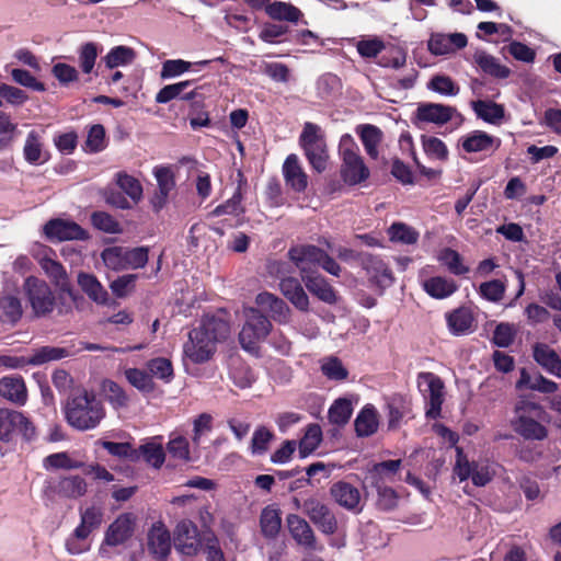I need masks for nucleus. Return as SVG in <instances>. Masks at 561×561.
<instances>
[{
	"label": "nucleus",
	"instance_id": "54",
	"mask_svg": "<svg viewBox=\"0 0 561 561\" xmlns=\"http://www.w3.org/2000/svg\"><path fill=\"white\" fill-rule=\"evenodd\" d=\"M135 50L128 46H115L104 57L105 66L114 69L119 66L131 64L135 59Z\"/></svg>",
	"mask_w": 561,
	"mask_h": 561
},
{
	"label": "nucleus",
	"instance_id": "33",
	"mask_svg": "<svg viewBox=\"0 0 561 561\" xmlns=\"http://www.w3.org/2000/svg\"><path fill=\"white\" fill-rule=\"evenodd\" d=\"M388 428L397 430L404 416L411 413V401L403 394L394 393L387 401Z\"/></svg>",
	"mask_w": 561,
	"mask_h": 561
},
{
	"label": "nucleus",
	"instance_id": "61",
	"mask_svg": "<svg viewBox=\"0 0 561 561\" xmlns=\"http://www.w3.org/2000/svg\"><path fill=\"white\" fill-rule=\"evenodd\" d=\"M91 224L95 229L105 233H119L122 231L119 222L106 211H93Z\"/></svg>",
	"mask_w": 561,
	"mask_h": 561
},
{
	"label": "nucleus",
	"instance_id": "9",
	"mask_svg": "<svg viewBox=\"0 0 561 561\" xmlns=\"http://www.w3.org/2000/svg\"><path fill=\"white\" fill-rule=\"evenodd\" d=\"M23 288L32 309L37 317L45 316L53 311L55 297L45 280L35 276H30L25 279Z\"/></svg>",
	"mask_w": 561,
	"mask_h": 561
},
{
	"label": "nucleus",
	"instance_id": "53",
	"mask_svg": "<svg viewBox=\"0 0 561 561\" xmlns=\"http://www.w3.org/2000/svg\"><path fill=\"white\" fill-rule=\"evenodd\" d=\"M275 438L274 433L264 425H260L253 432L250 451L254 456L264 455L270 447V443Z\"/></svg>",
	"mask_w": 561,
	"mask_h": 561
},
{
	"label": "nucleus",
	"instance_id": "52",
	"mask_svg": "<svg viewBox=\"0 0 561 561\" xmlns=\"http://www.w3.org/2000/svg\"><path fill=\"white\" fill-rule=\"evenodd\" d=\"M201 551L206 556V561H226L218 537L213 531H204Z\"/></svg>",
	"mask_w": 561,
	"mask_h": 561
},
{
	"label": "nucleus",
	"instance_id": "36",
	"mask_svg": "<svg viewBox=\"0 0 561 561\" xmlns=\"http://www.w3.org/2000/svg\"><path fill=\"white\" fill-rule=\"evenodd\" d=\"M471 107L478 118L489 124L499 125L505 116L504 106L493 101H472Z\"/></svg>",
	"mask_w": 561,
	"mask_h": 561
},
{
	"label": "nucleus",
	"instance_id": "20",
	"mask_svg": "<svg viewBox=\"0 0 561 561\" xmlns=\"http://www.w3.org/2000/svg\"><path fill=\"white\" fill-rule=\"evenodd\" d=\"M534 360L547 373L561 378V355L550 345L536 342L533 347Z\"/></svg>",
	"mask_w": 561,
	"mask_h": 561
},
{
	"label": "nucleus",
	"instance_id": "48",
	"mask_svg": "<svg viewBox=\"0 0 561 561\" xmlns=\"http://www.w3.org/2000/svg\"><path fill=\"white\" fill-rule=\"evenodd\" d=\"M195 80H184L176 83L164 85L156 94L154 101L159 104H167L172 100L180 99L183 101V94L194 84Z\"/></svg>",
	"mask_w": 561,
	"mask_h": 561
},
{
	"label": "nucleus",
	"instance_id": "29",
	"mask_svg": "<svg viewBox=\"0 0 561 561\" xmlns=\"http://www.w3.org/2000/svg\"><path fill=\"white\" fill-rule=\"evenodd\" d=\"M148 550L158 559H164L171 551V537L164 525H153L148 533Z\"/></svg>",
	"mask_w": 561,
	"mask_h": 561
},
{
	"label": "nucleus",
	"instance_id": "22",
	"mask_svg": "<svg viewBox=\"0 0 561 561\" xmlns=\"http://www.w3.org/2000/svg\"><path fill=\"white\" fill-rule=\"evenodd\" d=\"M455 113L456 108L449 105L421 103L416 108L415 117L421 122L444 125L453 118Z\"/></svg>",
	"mask_w": 561,
	"mask_h": 561
},
{
	"label": "nucleus",
	"instance_id": "13",
	"mask_svg": "<svg viewBox=\"0 0 561 561\" xmlns=\"http://www.w3.org/2000/svg\"><path fill=\"white\" fill-rule=\"evenodd\" d=\"M215 352V344L198 328L188 333V341L183 345L184 355L194 364L208 362Z\"/></svg>",
	"mask_w": 561,
	"mask_h": 561
},
{
	"label": "nucleus",
	"instance_id": "19",
	"mask_svg": "<svg viewBox=\"0 0 561 561\" xmlns=\"http://www.w3.org/2000/svg\"><path fill=\"white\" fill-rule=\"evenodd\" d=\"M324 252V250L313 244H298L291 247L287 254L302 276L310 275V267L319 265Z\"/></svg>",
	"mask_w": 561,
	"mask_h": 561
},
{
	"label": "nucleus",
	"instance_id": "63",
	"mask_svg": "<svg viewBox=\"0 0 561 561\" xmlns=\"http://www.w3.org/2000/svg\"><path fill=\"white\" fill-rule=\"evenodd\" d=\"M43 466L46 470H53V469H65V470H71V469H78L81 467V463L72 460L69 455L65 451L50 454L43 460Z\"/></svg>",
	"mask_w": 561,
	"mask_h": 561
},
{
	"label": "nucleus",
	"instance_id": "32",
	"mask_svg": "<svg viewBox=\"0 0 561 561\" xmlns=\"http://www.w3.org/2000/svg\"><path fill=\"white\" fill-rule=\"evenodd\" d=\"M204 335L216 345L224 342L230 334V324L227 320L216 316H205L197 327Z\"/></svg>",
	"mask_w": 561,
	"mask_h": 561
},
{
	"label": "nucleus",
	"instance_id": "27",
	"mask_svg": "<svg viewBox=\"0 0 561 561\" xmlns=\"http://www.w3.org/2000/svg\"><path fill=\"white\" fill-rule=\"evenodd\" d=\"M302 282L307 289L319 300L334 305L337 302V295L330 283L320 274L302 275Z\"/></svg>",
	"mask_w": 561,
	"mask_h": 561
},
{
	"label": "nucleus",
	"instance_id": "62",
	"mask_svg": "<svg viewBox=\"0 0 561 561\" xmlns=\"http://www.w3.org/2000/svg\"><path fill=\"white\" fill-rule=\"evenodd\" d=\"M422 146L427 157L439 161L447 160V146L439 138L434 136H422Z\"/></svg>",
	"mask_w": 561,
	"mask_h": 561
},
{
	"label": "nucleus",
	"instance_id": "60",
	"mask_svg": "<svg viewBox=\"0 0 561 561\" xmlns=\"http://www.w3.org/2000/svg\"><path fill=\"white\" fill-rule=\"evenodd\" d=\"M100 445L112 456L118 458H125L130 461H138V455L136 453V448L128 442L125 443H116L110 440H101Z\"/></svg>",
	"mask_w": 561,
	"mask_h": 561
},
{
	"label": "nucleus",
	"instance_id": "30",
	"mask_svg": "<svg viewBox=\"0 0 561 561\" xmlns=\"http://www.w3.org/2000/svg\"><path fill=\"white\" fill-rule=\"evenodd\" d=\"M0 396L8 401L22 407L27 401V389L22 377H2L0 379Z\"/></svg>",
	"mask_w": 561,
	"mask_h": 561
},
{
	"label": "nucleus",
	"instance_id": "24",
	"mask_svg": "<svg viewBox=\"0 0 561 561\" xmlns=\"http://www.w3.org/2000/svg\"><path fill=\"white\" fill-rule=\"evenodd\" d=\"M467 44V36L462 33L433 34L428 41V50L436 56L447 55L466 47Z\"/></svg>",
	"mask_w": 561,
	"mask_h": 561
},
{
	"label": "nucleus",
	"instance_id": "57",
	"mask_svg": "<svg viewBox=\"0 0 561 561\" xmlns=\"http://www.w3.org/2000/svg\"><path fill=\"white\" fill-rule=\"evenodd\" d=\"M427 89L442 95L455 96L459 93V85L446 75H436L427 82Z\"/></svg>",
	"mask_w": 561,
	"mask_h": 561
},
{
	"label": "nucleus",
	"instance_id": "8",
	"mask_svg": "<svg viewBox=\"0 0 561 561\" xmlns=\"http://www.w3.org/2000/svg\"><path fill=\"white\" fill-rule=\"evenodd\" d=\"M417 387L426 400L425 416L436 420L442 414L444 403V382L437 375L431 371H421L417 375Z\"/></svg>",
	"mask_w": 561,
	"mask_h": 561
},
{
	"label": "nucleus",
	"instance_id": "56",
	"mask_svg": "<svg viewBox=\"0 0 561 561\" xmlns=\"http://www.w3.org/2000/svg\"><path fill=\"white\" fill-rule=\"evenodd\" d=\"M149 375L161 379L163 382L169 383L173 379V366L170 359L164 357H156L147 363Z\"/></svg>",
	"mask_w": 561,
	"mask_h": 561
},
{
	"label": "nucleus",
	"instance_id": "4",
	"mask_svg": "<svg viewBox=\"0 0 561 561\" xmlns=\"http://www.w3.org/2000/svg\"><path fill=\"white\" fill-rule=\"evenodd\" d=\"M20 437L25 443H32L37 437L36 426L22 411L0 408V442L13 443Z\"/></svg>",
	"mask_w": 561,
	"mask_h": 561
},
{
	"label": "nucleus",
	"instance_id": "14",
	"mask_svg": "<svg viewBox=\"0 0 561 561\" xmlns=\"http://www.w3.org/2000/svg\"><path fill=\"white\" fill-rule=\"evenodd\" d=\"M44 233L51 241H85L90 238L89 232L79 224L60 218L48 220L44 226Z\"/></svg>",
	"mask_w": 561,
	"mask_h": 561
},
{
	"label": "nucleus",
	"instance_id": "5",
	"mask_svg": "<svg viewBox=\"0 0 561 561\" xmlns=\"http://www.w3.org/2000/svg\"><path fill=\"white\" fill-rule=\"evenodd\" d=\"M299 146L312 167L318 173L327 169L329 153L325 136L321 127L314 123L306 122L299 136Z\"/></svg>",
	"mask_w": 561,
	"mask_h": 561
},
{
	"label": "nucleus",
	"instance_id": "64",
	"mask_svg": "<svg viewBox=\"0 0 561 561\" xmlns=\"http://www.w3.org/2000/svg\"><path fill=\"white\" fill-rule=\"evenodd\" d=\"M321 371L330 380L342 381L348 377V370L336 356L328 357L321 366Z\"/></svg>",
	"mask_w": 561,
	"mask_h": 561
},
{
	"label": "nucleus",
	"instance_id": "18",
	"mask_svg": "<svg viewBox=\"0 0 561 561\" xmlns=\"http://www.w3.org/2000/svg\"><path fill=\"white\" fill-rule=\"evenodd\" d=\"M201 89L202 87H196L183 94V101L188 102V119L193 130L211 125L204 95L199 92Z\"/></svg>",
	"mask_w": 561,
	"mask_h": 561
},
{
	"label": "nucleus",
	"instance_id": "6",
	"mask_svg": "<svg viewBox=\"0 0 561 561\" xmlns=\"http://www.w3.org/2000/svg\"><path fill=\"white\" fill-rule=\"evenodd\" d=\"M80 524L73 530L72 536L66 540V548L71 554H79L88 550L89 547L82 541L101 526L103 513L101 508L90 506L80 511Z\"/></svg>",
	"mask_w": 561,
	"mask_h": 561
},
{
	"label": "nucleus",
	"instance_id": "26",
	"mask_svg": "<svg viewBox=\"0 0 561 561\" xmlns=\"http://www.w3.org/2000/svg\"><path fill=\"white\" fill-rule=\"evenodd\" d=\"M449 332L455 336L466 335L473 331L474 317L467 307H459L446 313Z\"/></svg>",
	"mask_w": 561,
	"mask_h": 561
},
{
	"label": "nucleus",
	"instance_id": "50",
	"mask_svg": "<svg viewBox=\"0 0 561 561\" xmlns=\"http://www.w3.org/2000/svg\"><path fill=\"white\" fill-rule=\"evenodd\" d=\"M242 188L241 184L238 185L232 196L227 199L225 203L218 205L211 213V216H222V215H232L238 217L244 213V208L242 206Z\"/></svg>",
	"mask_w": 561,
	"mask_h": 561
},
{
	"label": "nucleus",
	"instance_id": "59",
	"mask_svg": "<svg viewBox=\"0 0 561 561\" xmlns=\"http://www.w3.org/2000/svg\"><path fill=\"white\" fill-rule=\"evenodd\" d=\"M438 259L454 275H465L469 272V267L462 264L461 255L454 249H443L438 255Z\"/></svg>",
	"mask_w": 561,
	"mask_h": 561
},
{
	"label": "nucleus",
	"instance_id": "23",
	"mask_svg": "<svg viewBox=\"0 0 561 561\" xmlns=\"http://www.w3.org/2000/svg\"><path fill=\"white\" fill-rule=\"evenodd\" d=\"M283 175L286 184L295 192L301 193L308 186V175L300 165L297 154L290 153L283 164Z\"/></svg>",
	"mask_w": 561,
	"mask_h": 561
},
{
	"label": "nucleus",
	"instance_id": "17",
	"mask_svg": "<svg viewBox=\"0 0 561 561\" xmlns=\"http://www.w3.org/2000/svg\"><path fill=\"white\" fill-rule=\"evenodd\" d=\"M46 492L60 499L78 500L87 494L88 483L79 474L61 476L49 482Z\"/></svg>",
	"mask_w": 561,
	"mask_h": 561
},
{
	"label": "nucleus",
	"instance_id": "11",
	"mask_svg": "<svg viewBox=\"0 0 561 561\" xmlns=\"http://www.w3.org/2000/svg\"><path fill=\"white\" fill-rule=\"evenodd\" d=\"M202 537L203 533H199L197 526L184 519L176 525L174 547L180 553L194 557L201 551Z\"/></svg>",
	"mask_w": 561,
	"mask_h": 561
},
{
	"label": "nucleus",
	"instance_id": "58",
	"mask_svg": "<svg viewBox=\"0 0 561 561\" xmlns=\"http://www.w3.org/2000/svg\"><path fill=\"white\" fill-rule=\"evenodd\" d=\"M388 233L391 241L403 244H414L419 239V232L403 222H393Z\"/></svg>",
	"mask_w": 561,
	"mask_h": 561
},
{
	"label": "nucleus",
	"instance_id": "25",
	"mask_svg": "<svg viewBox=\"0 0 561 561\" xmlns=\"http://www.w3.org/2000/svg\"><path fill=\"white\" fill-rule=\"evenodd\" d=\"M287 525L291 537L298 545L308 550L317 549L314 533L306 519L296 514H289Z\"/></svg>",
	"mask_w": 561,
	"mask_h": 561
},
{
	"label": "nucleus",
	"instance_id": "43",
	"mask_svg": "<svg viewBox=\"0 0 561 561\" xmlns=\"http://www.w3.org/2000/svg\"><path fill=\"white\" fill-rule=\"evenodd\" d=\"M23 314L22 302L20 298L13 295H3L0 297V321L8 324H16Z\"/></svg>",
	"mask_w": 561,
	"mask_h": 561
},
{
	"label": "nucleus",
	"instance_id": "3",
	"mask_svg": "<svg viewBox=\"0 0 561 561\" xmlns=\"http://www.w3.org/2000/svg\"><path fill=\"white\" fill-rule=\"evenodd\" d=\"M337 152L341 159L340 176L346 185L356 186L369 179L370 170L360 156L358 145L350 134L341 137Z\"/></svg>",
	"mask_w": 561,
	"mask_h": 561
},
{
	"label": "nucleus",
	"instance_id": "21",
	"mask_svg": "<svg viewBox=\"0 0 561 561\" xmlns=\"http://www.w3.org/2000/svg\"><path fill=\"white\" fill-rule=\"evenodd\" d=\"M279 290L296 309L302 312L309 311V297L298 278L293 276L280 277Z\"/></svg>",
	"mask_w": 561,
	"mask_h": 561
},
{
	"label": "nucleus",
	"instance_id": "37",
	"mask_svg": "<svg viewBox=\"0 0 561 561\" xmlns=\"http://www.w3.org/2000/svg\"><path fill=\"white\" fill-rule=\"evenodd\" d=\"M78 284L91 300L99 305L107 304L108 293L93 274L83 272L79 273Z\"/></svg>",
	"mask_w": 561,
	"mask_h": 561
},
{
	"label": "nucleus",
	"instance_id": "42",
	"mask_svg": "<svg viewBox=\"0 0 561 561\" xmlns=\"http://www.w3.org/2000/svg\"><path fill=\"white\" fill-rule=\"evenodd\" d=\"M354 426L358 437H368L375 434L378 430L376 409L371 405L363 408L355 419Z\"/></svg>",
	"mask_w": 561,
	"mask_h": 561
},
{
	"label": "nucleus",
	"instance_id": "7",
	"mask_svg": "<svg viewBox=\"0 0 561 561\" xmlns=\"http://www.w3.org/2000/svg\"><path fill=\"white\" fill-rule=\"evenodd\" d=\"M272 323L268 318L257 309H250L245 322L239 333V342L248 352L257 350L259 342L271 332Z\"/></svg>",
	"mask_w": 561,
	"mask_h": 561
},
{
	"label": "nucleus",
	"instance_id": "55",
	"mask_svg": "<svg viewBox=\"0 0 561 561\" xmlns=\"http://www.w3.org/2000/svg\"><path fill=\"white\" fill-rule=\"evenodd\" d=\"M124 374L127 381L144 393H150L156 388L151 376L142 369L127 368Z\"/></svg>",
	"mask_w": 561,
	"mask_h": 561
},
{
	"label": "nucleus",
	"instance_id": "28",
	"mask_svg": "<svg viewBox=\"0 0 561 561\" xmlns=\"http://www.w3.org/2000/svg\"><path fill=\"white\" fill-rule=\"evenodd\" d=\"M23 156L25 161L32 165L44 164L50 159L49 152L44 148L42 136L36 130H31L27 134Z\"/></svg>",
	"mask_w": 561,
	"mask_h": 561
},
{
	"label": "nucleus",
	"instance_id": "39",
	"mask_svg": "<svg viewBox=\"0 0 561 561\" xmlns=\"http://www.w3.org/2000/svg\"><path fill=\"white\" fill-rule=\"evenodd\" d=\"M366 153L371 159L378 158V147L382 141V131L379 127L370 124L359 125L356 129Z\"/></svg>",
	"mask_w": 561,
	"mask_h": 561
},
{
	"label": "nucleus",
	"instance_id": "2",
	"mask_svg": "<svg viewBox=\"0 0 561 561\" xmlns=\"http://www.w3.org/2000/svg\"><path fill=\"white\" fill-rule=\"evenodd\" d=\"M547 420L548 413L541 404L520 399L514 405L511 425L514 432L526 440H543L548 437V428L542 422Z\"/></svg>",
	"mask_w": 561,
	"mask_h": 561
},
{
	"label": "nucleus",
	"instance_id": "34",
	"mask_svg": "<svg viewBox=\"0 0 561 561\" xmlns=\"http://www.w3.org/2000/svg\"><path fill=\"white\" fill-rule=\"evenodd\" d=\"M423 290L432 298L445 299L458 290V284L444 276H432L422 282Z\"/></svg>",
	"mask_w": 561,
	"mask_h": 561
},
{
	"label": "nucleus",
	"instance_id": "46",
	"mask_svg": "<svg viewBox=\"0 0 561 561\" xmlns=\"http://www.w3.org/2000/svg\"><path fill=\"white\" fill-rule=\"evenodd\" d=\"M371 485L377 491L376 505L378 510L389 512L397 507L399 496L391 486L385 484L383 479H375L371 481Z\"/></svg>",
	"mask_w": 561,
	"mask_h": 561
},
{
	"label": "nucleus",
	"instance_id": "47",
	"mask_svg": "<svg viewBox=\"0 0 561 561\" xmlns=\"http://www.w3.org/2000/svg\"><path fill=\"white\" fill-rule=\"evenodd\" d=\"M322 442V431L319 424L311 423L307 426L305 435L299 440V455L306 458L312 454Z\"/></svg>",
	"mask_w": 561,
	"mask_h": 561
},
{
	"label": "nucleus",
	"instance_id": "1",
	"mask_svg": "<svg viewBox=\"0 0 561 561\" xmlns=\"http://www.w3.org/2000/svg\"><path fill=\"white\" fill-rule=\"evenodd\" d=\"M105 408L93 391L78 390L68 398L65 407V417L70 426L78 431H89L98 427L105 417Z\"/></svg>",
	"mask_w": 561,
	"mask_h": 561
},
{
	"label": "nucleus",
	"instance_id": "49",
	"mask_svg": "<svg viewBox=\"0 0 561 561\" xmlns=\"http://www.w3.org/2000/svg\"><path fill=\"white\" fill-rule=\"evenodd\" d=\"M353 413L352 402L348 399L340 398L333 402L328 412L329 421L337 426L348 423Z\"/></svg>",
	"mask_w": 561,
	"mask_h": 561
},
{
	"label": "nucleus",
	"instance_id": "12",
	"mask_svg": "<svg viewBox=\"0 0 561 561\" xmlns=\"http://www.w3.org/2000/svg\"><path fill=\"white\" fill-rule=\"evenodd\" d=\"M134 534V518L131 514H121L105 531L104 540L100 547V554L108 558L106 547H116L125 543Z\"/></svg>",
	"mask_w": 561,
	"mask_h": 561
},
{
	"label": "nucleus",
	"instance_id": "44",
	"mask_svg": "<svg viewBox=\"0 0 561 561\" xmlns=\"http://www.w3.org/2000/svg\"><path fill=\"white\" fill-rule=\"evenodd\" d=\"M265 12L271 19L276 21L297 22L302 16L299 8L283 1L268 3Z\"/></svg>",
	"mask_w": 561,
	"mask_h": 561
},
{
	"label": "nucleus",
	"instance_id": "10",
	"mask_svg": "<svg viewBox=\"0 0 561 561\" xmlns=\"http://www.w3.org/2000/svg\"><path fill=\"white\" fill-rule=\"evenodd\" d=\"M358 264L366 272L369 282L378 288L385 289L393 284L392 271L380 256L362 252Z\"/></svg>",
	"mask_w": 561,
	"mask_h": 561
},
{
	"label": "nucleus",
	"instance_id": "16",
	"mask_svg": "<svg viewBox=\"0 0 561 561\" xmlns=\"http://www.w3.org/2000/svg\"><path fill=\"white\" fill-rule=\"evenodd\" d=\"M304 511L310 520L325 535H333L337 530V520L331 508L316 497L304 502Z\"/></svg>",
	"mask_w": 561,
	"mask_h": 561
},
{
	"label": "nucleus",
	"instance_id": "38",
	"mask_svg": "<svg viewBox=\"0 0 561 561\" xmlns=\"http://www.w3.org/2000/svg\"><path fill=\"white\" fill-rule=\"evenodd\" d=\"M476 64L485 73L495 79H507L512 70L500 64V61L492 55L485 51H478L473 56Z\"/></svg>",
	"mask_w": 561,
	"mask_h": 561
},
{
	"label": "nucleus",
	"instance_id": "41",
	"mask_svg": "<svg viewBox=\"0 0 561 561\" xmlns=\"http://www.w3.org/2000/svg\"><path fill=\"white\" fill-rule=\"evenodd\" d=\"M70 355V351L66 347L45 345L33 350L32 354L27 356L26 362L31 366H41L49 362L62 359Z\"/></svg>",
	"mask_w": 561,
	"mask_h": 561
},
{
	"label": "nucleus",
	"instance_id": "35",
	"mask_svg": "<svg viewBox=\"0 0 561 561\" xmlns=\"http://www.w3.org/2000/svg\"><path fill=\"white\" fill-rule=\"evenodd\" d=\"M500 144L501 140L499 138L483 130H474L461 139V147L468 153L488 151L494 146L497 148Z\"/></svg>",
	"mask_w": 561,
	"mask_h": 561
},
{
	"label": "nucleus",
	"instance_id": "40",
	"mask_svg": "<svg viewBox=\"0 0 561 561\" xmlns=\"http://www.w3.org/2000/svg\"><path fill=\"white\" fill-rule=\"evenodd\" d=\"M282 518L279 508L274 505L264 507L260 515V528L262 535L267 539H274L279 534Z\"/></svg>",
	"mask_w": 561,
	"mask_h": 561
},
{
	"label": "nucleus",
	"instance_id": "45",
	"mask_svg": "<svg viewBox=\"0 0 561 561\" xmlns=\"http://www.w3.org/2000/svg\"><path fill=\"white\" fill-rule=\"evenodd\" d=\"M138 461L142 458L148 465L156 469H160L165 460V453L160 443L154 440L146 442L136 448Z\"/></svg>",
	"mask_w": 561,
	"mask_h": 561
},
{
	"label": "nucleus",
	"instance_id": "15",
	"mask_svg": "<svg viewBox=\"0 0 561 561\" xmlns=\"http://www.w3.org/2000/svg\"><path fill=\"white\" fill-rule=\"evenodd\" d=\"M332 500L341 507L353 514H359L364 510V502L358 488L350 482L340 480L334 482L329 490Z\"/></svg>",
	"mask_w": 561,
	"mask_h": 561
},
{
	"label": "nucleus",
	"instance_id": "31",
	"mask_svg": "<svg viewBox=\"0 0 561 561\" xmlns=\"http://www.w3.org/2000/svg\"><path fill=\"white\" fill-rule=\"evenodd\" d=\"M255 302L261 308H266L272 318L279 323H286L290 317V309L287 304L274 294L264 291L256 296Z\"/></svg>",
	"mask_w": 561,
	"mask_h": 561
},
{
	"label": "nucleus",
	"instance_id": "51",
	"mask_svg": "<svg viewBox=\"0 0 561 561\" xmlns=\"http://www.w3.org/2000/svg\"><path fill=\"white\" fill-rule=\"evenodd\" d=\"M102 390L106 400L114 409H121L128 405L129 398L117 382L111 379H105L102 382Z\"/></svg>",
	"mask_w": 561,
	"mask_h": 561
}]
</instances>
